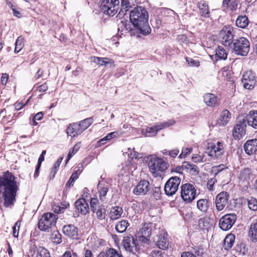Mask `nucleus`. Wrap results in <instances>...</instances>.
<instances>
[{
	"mask_svg": "<svg viewBox=\"0 0 257 257\" xmlns=\"http://www.w3.org/2000/svg\"><path fill=\"white\" fill-rule=\"evenodd\" d=\"M107 257H123L120 253L117 250L109 248L106 250Z\"/></svg>",
	"mask_w": 257,
	"mask_h": 257,
	"instance_id": "obj_46",
	"label": "nucleus"
},
{
	"mask_svg": "<svg viewBox=\"0 0 257 257\" xmlns=\"http://www.w3.org/2000/svg\"><path fill=\"white\" fill-rule=\"evenodd\" d=\"M211 219L209 217L204 216L199 219L198 225L202 229H208L212 226Z\"/></svg>",
	"mask_w": 257,
	"mask_h": 257,
	"instance_id": "obj_32",
	"label": "nucleus"
},
{
	"mask_svg": "<svg viewBox=\"0 0 257 257\" xmlns=\"http://www.w3.org/2000/svg\"><path fill=\"white\" fill-rule=\"evenodd\" d=\"M150 189V182L147 180H141L135 187L133 192L136 195H144L148 193Z\"/></svg>",
	"mask_w": 257,
	"mask_h": 257,
	"instance_id": "obj_18",
	"label": "nucleus"
},
{
	"mask_svg": "<svg viewBox=\"0 0 257 257\" xmlns=\"http://www.w3.org/2000/svg\"><path fill=\"white\" fill-rule=\"evenodd\" d=\"M151 255L152 257H162V252L160 250H153Z\"/></svg>",
	"mask_w": 257,
	"mask_h": 257,
	"instance_id": "obj_59",
	"label": "nucleus"
},
{
	"mask_svg": "<svg viewBox=\"0 0 257 257\" xmlns=\"http://www.w3.org/2000/svg\"><path fill=\"white\" fill-rule=\"evenodd\" d=\"M249 24V20L246 16H239L236 20V25L242 29L245 28Z\"/></svg>",
	"mask_w": 257,
	"mask_h": 257,
	"instance_id": "obj_37",
	"label": "nucleus"
},
{
	"mask_svg": "<svg viewBox=\"0 0 257 257\" xmlns=\"http://www.w3.org/2000/svg\"><path fill=\"white\" fill-rule=\"evenodd\" d=\"M123 213L121 207L119 206L113 207L111 208L109 215L110 219L114 220L120 218Z\"/></svg>",
	"mask_w": 257,
	"mask_h": 257,
	"instance_id": "obj_28",
	"label": "nucleus"
},
{
	"mask_svg": "<svg viewBox=\"0 0 257 257\" xmlns=\"http://www.w3.org/2000/svg\"><path fill=\"white\" fill-rule=\"evenodd\" d=\"M194 252L198 256H201L204 253V248L202 246H197L194 248Z\"/></svg>",
	"mask_w": 257,
	"mask_h": 257,
	"instance_id": "obj_56",
	"label": "nucleus"
},
{
	"mask_svg": "<svg viewBox=\"0 0 257 257\" xmlns=\"http://www.w3.org/2000/svg\"><path fill=\"white\" fill-rule=\"evenodd\" d=\"M175 122V121L173 119H170L162 122H159L154 126L147 127L146 129L145 133H144L145 135L147 137L155 136L157 134L158 131L173 125Z\"/></svg>",
	"mask_w": 257,
	"mask_h": 257,
	"instance_id": "obj_10",
	"label": "nucleus"
},
{
	"mask_svg": "<svg viewBox=\"0 0 257 257\" xmlns=\"http://www.w3.org/2000/svg\"><path fill=\"white\" fill-rule=\"evenodd\" d=\"M99 197L100 200L104 201L105 199V196L108 191V188L107 186H102L100 182L97 185Z\"/></svg>",
	"mask_w": 257,
	"mask_h": 257,
	"instance_id": "obj_43",
	"label": "nucleus"
},
{
	"mask_svg": "<svg viewBox=\"0 0 257 257\" xmlns=\"http://www.w3.org/2000/svg\"><path fill=\"white\" fill-rule=\"evenodd\" d=\"M155 244L160 249H167L169 245L168 233L163 230H160L158 234L154 237Z\"/></svg>",
	"mask_w": 257,
	"mask_h": 257,
	"instance_id": "obj_13",
	"label": "nucleus"
},
{
	"mask_svg": "<svg viewBox=\"0 0 257 257\" xmlns=\"http://www.w3.org/2000/svg\"><path fill=\"white\" fill-rule=\"evenodd\" d=\"M98 203V200L96 198H92L90 200V209L91 211L96 210V209L98 207H99L100 206L97 205Z\"/></svg>",
	"mask_w": 257,
	"mask_h": 257,
	"instance_id": "obj_52",
	"label": "nucleus"
},
{
	"mask_svg": "<svg viewBox=\"0 0 257 257\" xmlns=\"http://www.w3.org/2000/svg\"><path fill=\"white\" fill-rule=\"evenodd\" d=\"M93 118L90 117L78 122L82 133L93 123Z\"/></svg>",
	"mask_w": 257,
	"mask_h": 257,
	"instance_id": "obj_42",
	"label": "nucleus"
},
{
	"mask_svg": "<svg viewBox=\"0 0 257 257\" xmlns=\"http://www.w3.org/2000/svg\"><path fill=\"white\" fill-rule=\"evenodd\" d=\"M181 178L177 176L171 177L166 183L164 187L165 193L168 196H172L177 192L181 182Z\"/></svg>",
	"mask_w": 257,
	"mask_h": 257,
	"instance_id": "obj_9",
	"label": "nucleus"
},
{
	"mask_svg": "<svg viewBox=\"0 0 257 257\" xmlns=\"http://www.w3.org/2000/svg\"><path fill=\"white\" fill-rule=\"evenodd\" d=\"M197 207L203 213H206L209 208V202L206 199H200L197 202Z\"/></svg>",
	"mask_w": 257,
	"mask_h": 257,
	"instance_id": "obj_34",
	"label": "nucleus"
},
{
	"mask_svg": "<svg viewBox=\"0 0 257 257\" xmlns=\"http://www.w3.org/2000/svg\"><path fill=\"white\" fill-rule=\"evenodd\" d=\"M58 216L51 212L44 213L38 222V228L42 231L49 232L55 226Z\"/></svg>",
	"mask_w": 257,
	"mask_h": 257,
	"instance_id": "obj_3",
	"label": "nucleus"
},
{
	"mask_svg": "<svg viewBox=\"0 0 257 257\" xmlns=\"http://www.w3.org/2000/svg\"><path fill=\"white\" fill-rule=\"evenodd\" d=\"M148 165L151 172L156 175H158L159 172L165 171L169 166L168 162L158 157L151 158Z\"/></svg>",
	"mask_w": 257,
	"mask_h": 257,
	"instance_id": "obj_5",
	"label": "nucleus"
},
{
	"mask_svg": "<svg viewBox=\"0 0 257 257\" xmlns=\"http://www.w3.org/2000/svg\"><path fill=\"white\" fill-rule=\"evenodd\" d=\"M136 0H121L120 12L124 13L128 11L132 6L134 5Z\"/></svg>",
	"mask_w": 257,
	"mask_h": 257,
	"instance_id": "obj_38",
	"label": "nucleus"
},
{
	"mask_svg": "<svg viewBox=\"0 0 257 257\" xmlns=\"http://www.w3.org/2000/svg\"><path fill=\"white\" fill-rule=\"evenodd\" d=\"M186 61L190 66L198 67L199 66V62L195 61L191 58H186Z\"/></svg>",
	"mask_w": 257,
	"mask_h": 257,
	"instance_id": "obj_54",
	"label": "nucleus"
},
{
	"mask_svg": "<svg viewBox=\"0 0 257 257\" xmlns=\"http://www.w3.org/2000/svg\"><path fill=\"white\" fill-rule=\"evenodd\" d=\"M197 195L196 186L190 183H185L181 186V197L186 203H190Z\"/></svg>",
	"mask_w": 257,
	"mask_h": 257,
	"instance_id": "obj_4",
	"label": "nucleus"
},
{
	"mask_svg": "<svg viewBox=\"0 0 257 257\" xmlns=\"http://www.w3.org/2000/svg\"><path fill=\"white\" fill-rule=\"evenodd\" d=\"M179 151L178 149H174L170 151L169 155L172 158H175L179 154Z\"/></svg>",
	"mask_w": 257,
	"mask_h": 257,
	"instance_id": "obj_62",
	"label": "nucleus"
},
{
	"mask_svg": "<svg viewBox=\"0 0 257 257\" xmlns=\"http://www.w3.org/2000/svg\"><path fill=\"white\" fill-rule=\"evenodd\" d=\"M24 38L19 36L16 42L15 43V53H19L24 47Z\"/></svg>",
	"mask_w": 257,
	"mask_h": 257,
	"instance_id": "obj_44",
	"label": "nucleus"
},
{
	"mask_svg": "<svg viewBox=\"0 0 257 257\" xmlns=\"http://www.w3.org/2000/svg\"><path fill=\"white\" fill-rule=\"evenodd\" d=\"M184 164H186V165H184L183 166L185 167L187 169L189 170L191 172H194L196 173H198V169L196 165L190 164L188 162H185Z\"/></svg>",
	"mask_w": 257,
	"mask_h": 257,
	"instance_id": "obj_50",
	"label": "nucleus"
},
{
	"mask_svg": "<svg viewBox=\"0 0 257 257\" xmlns=\"http://www.w3.org/2000/svg\"><path fill=\"white\" fill-rule=\"evenodd\" d=\"M217 182L216 179L211 178L209 180L207 183V187L209 190H212L214 184Z\"/></svg>",
	"mask_w": 257,
	"mask_h": 257,
	"instance_id": "obj_55",
	"label": "nucleus"
},
{
	"mask_svg": "<svg viewBox=\"0 0 257 257\" xmlns=\"http://www.w3.org/2000/svg\"><path fill=\"white\" fill-rule=\"evenodd\" d=\"M241 81L244 88L245 89H253L256 82V77L255 72L251 70L245 72L242 75Z\"/></svg>",
	"mask_w": 257,
	"mask_h": 257,
	"instance_id": "obj_11",
	"label": "nucleus"
},
{
	"mask_svg": "<svg viewBox=\"0 0 257 257\" xmlns=\"http://www.w3.org/2000/svg\"><path fill=\"white\" fill-rule=\"evenodd\" d=\"M48 88V86L46 83H44L43 84L40 85L39 88H38V90L40 92H45Z\"/></svg>",
	"mask_w": 257,
	"mask_h": 257,
	"instance_id": "obj_61",
	"label": "nucleus"
},
{
	"mask_svg": "<svg viewBox=\"0 0 257 257\" xmlns=\"http://www.w3.org/2000/svg\"><path fill=\"white\" fill-rule=\"evenodd\" d=\"M37 250L35 257H51L50 253L48 250L43 246H37L35 245L32 246L30 249V251L34 253Z\"/></svg>",
	"mask_w": 257,
	"mask_h": 257,
	"instance_id": "obj_25",
	"label": "nucleus"
},
{
	"mask_svg": "<svg viewBox=\"0 0 257 257\" xmlns=\"http://www.w3.org/2000/svg\"><path fill=\"white\" fill-rule=\"evenodd\" d=\"M52 241L55 243L59 244L62 241L61 234L58 231H54L51 236Z\"/></svg>",
	"mask_w": 257,
	"mask_h": 257,
	"instance_id": "obj_45",
	"label": "nucleus"
},
{
	"mask_svg": "<svg viewBox=\"0 0 257 257\" xmlns=\"http://www.w3.org/2000/svg\"><path fill=\"white\" fill-rule=\"evenodd\" d=\"M244 150L248 155H251L257 151V139L248 140L244 145Z\"/></svg>",
	"mask_w": 257,
	"mask_h": 257,
	"instance_id": "obj_21",
	"label": "nucleus"
},
{
	"mask_svg": "<svg viewBox=\"0 0 257 257\" xmlns=\"http://www.w3.org/2000/svg\"><path fill=\"white\" fill-rule=\"evenodd\" d=\"M119 8V0H102L101 11L104 14L109 16H113Z\"/></svg>",
	"mask_w": 257,
	"mask_h": 257,
	"instance_id": "obj_7",
	"label": "nucleus"
},
{
	"mask_svg": "<svg viewBox=\"0 0 257 257\" xmlns=\"http://www.w3.org/2000/svg\"><path fill=\"white\" fill-rule=\"evenodd\" d=\"M76 209L82 215H86L89 211V206L86 201L83 198L78 199L75 203Z\"/></svg>",
	"mask_w": 257,
	"mask_h": 257,
	"instance_id": "obj_20",
	"label": "nucleus"
},
{
	"mask_svg": "<svg viewBox=\"0 0 257 257\" xmlns=\"http://www.w3.org/2000/svg\"><path fill=\"white\" fill-rule=\"evenodd\" d=\"M19 184L17 178L9 171L0 176V191L3 190V197L6 207H11L16 201Z\"/></svg>",
	"mask_w": 257,
	"mask_h": 257,
	"instance_id": "obj_1",
	"label": "nucleus"
},
{
	"mask_svg": "<svg viewBox=\"0 0 257 257\" xmlns=\"http://www.w3.org/2000/svg\"><path fill=\"white\" fill-rule=\"evenodd\" d=\"M129 225L130 223L128 221L126 220H122L117 222L115 225V228L117 232L123 233L126 230Z\"/></svg>",
	"mask_w": 257,
	"mask_h": 257,
	"instance_id": "obj_36",
	"label": "nucleus"
},
{
	"mask_svg": "<svg viewBox=\"0 0 257 257\" xmlns=\"http://www.w3.org/2000/svg\"><path fill=\"white\" fill-rule=\"evenodd\" d=\"M223 144L220 142H218L216 145L213 144L208 146L206 153L208 156L213 159H218L223 155Z\"/></svg>",
	"mask_w": 257,
	"mask_h": 257,
	"instance_id": "obj_15",
	"label": "nucleus"
},
{
	"mask_svg": "<svg viewBox=\"0 0 257 257\" xmlns=\"http://www.w3.org/2000/svg\"><path fill=\"white\" fill-rule=\"evenodd\" d=\"M92 212L96 214L97 218L99 220H104L106 217V209L104 206H100Z\"/></svg>",
	"mask_w": 257,
	"mask_h": 257,
	"instance_id": "obj_41",
	"label": "nucleus"
},
{
	"mask_svg": "<svg viewBox=\"0 0 257 257\" xmlns=\"http://www.w3.org/2000/svg\"><path fill=\"white\" fill-rule=\"evenodd\" d=\"M198 7L200 15L205 18L210 16V11L208 4L204 0H201L198 3Z\"/></svg>",
	"mask_w": 257,
	"mask_h": 257,
	"instance_id": "obj_27",
	"label": "nucleus"
},
{
	"mask_svg": "<svg viewBox=\"0 0 257 257\" xmlns=\"http://www.w3.org/2000/svg\"><path fill=\"white\" fill-rule=\"evenodd\" d=\"M181 257H196V256L190 252H184L182 253Z\"/></svg>",
	"mask_w": 257,
	"mask_h": 257,
	"instance_id": "obj_64",
	"label": "nucleus"
},
{
	"mask_svg": "<svg viewBox=\"0 0 257 257\" xmlns=\"http://www.w3.org/2000/svg\"><path fill=\"white\" fill-rule=\"evenodd\" d=\"M233 46L235 53L238 55L246 56L250 50V43L244 37L234 40Z\"/></svg>",
	"mask_w": 257,
	"mask_h": 257,
	"instance_id": "obj_6",
	"label": "nucleus"
},
{
	"mask_svg": "<svg viewBox=\"0 0 257 257\" xmlns=\"http://www.w3.org/2000/svg\"><path fill=\"white\" fill-rule=\"evenodd\" d=\"M91 60L95 63L99 65V66H105L108 64H113V61L112 60H109L108 58H101L95 56L91 57Z\"/></svg>",
	"mask_w": 257,
	"mask_h": 257,
	"instance_id": "obj_31",
	"label": "nucleus"
},
{
	"mask_svg": "<svg viewBox=\"0 0 257 257\" xmlns=\"http://www.w3.org/2000/svg\"><path fill=\"white\" fill-rule=\"evenodd\" d=\"M231 117V113L227 109L221 112L218 123L219 125L225 126L230 121Z\"/></svg>",
	"mask_w": 257,
	"mask_h": 257,
	"instance_id": "obj_26",
	"label": "nucleus"
},
{
	"mask_svg": "<svg viewBox=\"0 0 257 257\" xmlns=\"http://www.w3.org/2000/svg\"><path fill=\"white\" fill-rule=\"evenodd\" d=\"M246 123L254 129H257V110H250L244 119Z\"/></svg>",
	"mask_w": 257,
	"mask_h": 257,
	"instance_id": "obj_22",
	"label": "nucleus"
},
{
	"mask_svg": "<svg viewBox=\"0 0 257 257\" xmlns=\"http://www.w3.org/2000/svg\"><path fill=\"white\" fill-rule=\"evenodd\" d=\"M236 220V215L234 213L225 214L220 219L219 227L223 230H228L232 227Z\"/></svg>",
	"mask_w": 257,
	"mask_h": 257,
	"instance_id": "obj_12",
	"label": "nucleus"
},
{
	"mask_svg": "<svg viewBox=\"0 0 257 257\" xmlns=\"http://www.w3.org/2000/svg\"><path fill=\"white\" fill-rule=\"evenodd\" d=\"M67 208V206H57L55 207H53L54 211L56 213H61L63 212V211L65 209Z\"/></svg>",
	"mask_w": 257,
	"mask_h": 257,
	"instance_id": "obj_58",
	"label": "nucleus"
},
{
	"mask_svg": "<svg viewBox=\"0 0 257 257\" xmlns=\"http://www.w3.org/2000/svg\"><path fill=\"white\" fill-rule=\"evenodd\" d=\"M21 222L17 221L13 227V234L14 237H17L19 236V230L20 227Z\"/></svg>",
	"mask_w": 257,
	"mask_h": 257,
	"instance_id": "obj_51",
	"label": "nucleus"
},
{
	"mask_svg": "<svg viewBox=\"0 0 257 257\" xmlns=\"http://www.w3.org/2000/svg\"><path fill=\"white\" fill-rule=\"evenodd\" d=\"M130 18L133 25L140 31V33L146 35L151 33L148 24V12L144 7L134 8L130 12Z\"/></svg>",
	"mask_w": 257,
	"mask_h": 257,
	"instance_id": "obj_2",
	"label": "nucleus"
},
{
	"mask_svg": "<svg viewBox=\"0 0 257 257\" xmlns=\"http://www.w3.org/2000/svg\"><path fill=\"white\" fill-rule=\"evenodd\" d=\"M235 235L230 233L228 234L224 239V247L225 249L228 250L231 248L234 242Z\"/></svg>",
	"mask_w": 257,
	"mask_h": 257,
	"instance_id": "obj_35",
	"label": "nucleus"
},
{
	"mask_svg": "<svg viewBox=\"0 0 257 257\" xmlns=\"http://www.w3.org/2000/svg\"><path fill=\"white\" fill-rule=\"evenodd\" d=\"M204 155H195L192 158V161L195 163H201L205 162L206 160L204 159Z\"/></svg>",
	"mask_w": 257,
	"mask_h": 257,
	"instance_id": "obj_53",
	"label": "nucleus"
},
{
	"mask_svg": "<svg viewBox=\"0 0 257 257\" xmlns=\"http://www.w3.org/2000/svg\"><path fill=\"white\" fill-rule=\"evenodd\" d=\"M221 73L222 75L226 78H229V76L230 75V71L225 69V68L222 69Z\"/></svg>",
	"mask_w": 257,
	"mask_h": 257,
	"instance_id": "obj_63",
	"label": "nucleus"
},
{
	"mask_svg": "<svg viewBox=\"0 0 257 257\" xmlns=\"http://www.w3.org/2000/svg\"><path fill=\"white\" fill-rule=\"evenodd\" d=\"M248 236L253 242L257 241V222H253L250 224Z\"/></svg>",
	"mask_w": 257,
	"mask_h": 257,
	"instance_id": "obj_33",
	"label": "nucleus"
},
{
	"mask_svg": "<svg viewBox=\"0 0 257 257\" xmlns=\"http://www.w3.org/2000/svg\"><path fill=\"white\" fill-rule=\"evenodd\" d=\"M204 101L207 105L213 106L217 103V98L213 94L207 93L204 95Z\"/></svg>",
	"mask_w": 257,
	"mask_h": 257,
	"instance_id": "obj_30",
	"label": "nucleus"
},
{
	"mask_svg": "<svg viewBox=\"0 0 257 257\" xmlns=\"http://www.w3.org/2000/svg\"><path fill=\"white\" fill-rule=\"evenodd\" d=\"M225 169L224 165H220L214 168V172H215V175H216L219 172L223 171Z\"/></svg>",
	"mask_w": 257,
	"mask_h": 257,
	"instance_id": "obj_60",
	"label": "nucleus"
},
{
	"mask_svg": "<svg viewBox=\"0 0 257 257\" xmlns=\"http://www.w3.org/2000/svg\"><path fill=\"white\" fill-rule=\"evenodd\" d=\"M122 243L125 250L130 252L137 251L139 248V244L138 243V239L131 235L124 236Z\"/></svg>",
	"mask_w": 257,
	"mask_h": 257,
	"instance_id": "obj_14",
	"label": "nucleus"
},
{
	"mask_svg": "<svg viewBox=\"0 0 257 257\" xmlns=\"http://www.w3.org/2000/svg\"><path fill=\"white\" fill-rule=\"evenodd\" d=\"M192 151V148L191 147H189V148L183 147L182 149L181 153L179 155L178 158L180 159L185 158L187 156L189 155Z\"/></svg>",
	"mask_w": 257,
	"mask_h": 257,
	"instance_id": "obj_47",
	"label": "nucleus"
},
{
	"mask_svg": "<svg viewBox=\"0 0 257 257\" xmlns=\"http://www.w3.org/2000/svg\"><path fill=\"white\" fill-rule=\"evenodd\" d=\"M149 237H147L142 234H139L138 242H141L142 243H147L149 241Z\"/></svg>",
	"mask_w": 257,
	"mask_h": 257,
	"instance_id": "obj_57",
	"label": "nucleus"
},
{
	"mask_svg": "<svg viewBox=\"0 0 257 257\" xmlns=\"http://www.w3.org/2000/svg\"><path fill=\"white\" fill-rule=\"evenodd\" d=\"M227 57L226 51L222 47L218 46L215 50V57L216 60H226Z\"/></svg>",
	"mask_w": 257,
	"mask_h": 257,
	"instance_id": "obj_39",
	"label": "nucleus"
},
{
	"mask_svg": "<svg viewBox=\"0 0 257 257\" xmlns=\"http://www.w3.org/2000/svg\"><path fill=\"white\" fill-rule=\"evenodd\" d=\"M251 171L249 168H245L240 172L239 179L242 181H248L252 177Z\"/></svg>",
	"mask_w": 257,
	"mask_h": 257,
	"instance_id": "obj_40",
	"label": "nucleus"
},
{
	"mask_svg": "<svg viewBox=\"0 0 257 257\" xmlns=\"http://www.w3.org/2000/svg\"><path fill=\"white\" fill-rule=\"evenodd\" d=\"M233 30L230 27H224L220 31L219 34V39L223 45L229 46L233 41Z\"/></svg>",
	"mask_w": 257,
	"mask_h": 257,
	"instance_id": "obj_8",
	"label": "nucleus"
},
{
	"mask_svg": "<svg viewBox=\"0 0 257 257\" xmlns=\"http://www.w3.org/2000/svg\"><path fill=\"white\" fill-rule=\"evenodd\" d=\"M79 174L77 173V171L73 173L71 177H70L68 181L66 184V186L68 187H70L71 186H73L74 182L75 180H76L78 178Z\"/></svg>",
	"mask_w": 257,
	"mask_h": 257,
	"instance_id": "obj_49",
	"label": "nucleus"
},
{
	"mask_svg": "<svg viewBox=\"0 0 257 257\" xmlns=\"http://www.w3.org/2000/svg\"><path fill=\"white\" fill-rule=\"evenodd\" d=\"M154 225L152 223H145L141 229H140L139 234H142L147 237H150Z\"/></svg>",
	"mask_w": 257,
	"mask_h": 257,
	"instance_id": "obj_29",
	"label": "nucleus"
},
{
	"mask_svg": "<svg viewBox=\"0 0 257 257\" xmlns=\"http://www.w3.org/2000/svg\"><path fill=\"white\" fill-rule=\"evenodd\" d=\"M163 21L166 23H173L178 18L176 13L169 9H165L162 12Z\"/></svg>",
	"mask_w": 257,
	"mask_h": 257,
	"instance_id": "obj_19",
	"label": "nucleus"
},
{
	"mask_svg": "<svg viewBox=\"0 0 257 257\" xmlns=\"http://www.w3.org/2000/svg\"><path fill=\"white\" fill-rule=\"evenodd\" d=\"M246 123L244 118L240 119L235 125L232 135L235 140H240L245 135Z\"/></svg>",
	"mask_w": 257,
	"mask_h": 257,
	"instance_id": "obj_16",
	"label": "nucleus"
},
{
	"mask_svg": "<svg viewBox=\"0 0 257 257\" xmlns=\"http://www.w3.org/2000/svg\"><path fill=\"white\" fill-rule=\"evenodd\" d=\"M248 208L252 211L257 210V199L254 198H251L248 201Z\"/></svg>",
	"mask_w": 257,
	"mask_h": 257,
	"instance_id": "obj_48",
	"label": "nucleus"
},
{
	"mask_svg": "<svg viewBox=\"0 0 257 257\" xmlns=\"http://www.w3.org/2000/svg\"><path fill=\"white\" fill-rule=\"evenodd\" d=\"M64 234L73 239L77 238L78 236V228L74 225L68 224L63 228Z\"/></svg>",
	"mask_w": 257,
	"mask_h": 257,
	"instance_id": "obj_24",
	"label": "nucleus"
},
{
	"mask_svg": "<svg viewBox=\"0 0 257 257\" xmlns=\"http://www.w3.org/2000/svg\"><path fill=\"white\" fill-rule=\"evenodd\" d=\"M67 134L71 137H76L82 133L78 122L70 123L66 129Z\"/></svg>",
	"mask_w": 257,
	"mask_h": 257,
	"instance_id": "obj_23",
	"label": "nucleus"
},
{
	"mask_svg": "<svg viewBox=\"0 0 257 257\" xmlns=\"http://www.w3.org/2000/svg\"><path fill=\"white\" fill-rule=\"evenodd\" d=\"M229 198V194L226 192H221L218 194L215 198L216 208L218 211L222 210L228 204Z\"/></svg>",
	"mask_w": 257,
	"mask_h": 257,
	"instance_id": "obj_17",
	"label": "nucleus"
}]
</instances>
